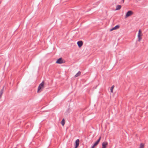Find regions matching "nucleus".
<instances>
[{
    "label": "nucleus",
    "instance_id": "obj_1",
    "mask_svg": "<svg viewBox=\"0 0 148 148\" xmlns=\"http://www.w3.org/2000/svg\"><path fill=\"white\" fill-rule=\"evenodd\" d=\"M143 36V34L142 33L141 30L140 29L138 34L137 37L138 39V41H140L142 39V37Z\"/></svg>",
    "mask_w": 148,
    "mask_h": 148
},
{
    "label": "nucleus",
    "instance_id": "obj_2",
    "mask_svg": "<svg viewBox=\"0 0 148 148\" xmlns=\"http://www.w3.org/2000/svg\"><path fill=\"white\" fill-rule=\"evenodd\" d=\"M65 61L64 59L61 58L58 59L56 61V63L58 64H64L65 63Z\"/></svg>",
    "mask_w": 148,
    "mask_h": 148
},
{
    "label": "nucleus",
    "instance_id": "obj_3",
    "mask_svg": "<svg viewBox=\"0 0 148 148\" xmlns=\"http://www.w3.org/2000/svg\"><path fill=\"white\" fill-rule=\"evenodd\" d=\"M134 14L133 12L131 10L128 11L126 14L125 18H126Z\"/></svg>",
    "mask_w": 148,
    "mask_h": 148
},
{
    "label": "nucleus",
    "instance_id": "obj_4",
    "mask_svg": "<svg viewBox=\"0 0 148 148\" xmlns=\"http://www.w3.org/2000/svg\"><path fill=\"white\" fill-rule=\"evenodd\" d=\"M44 82H42L39 86L38 89V92L40 90L44 88Z\"/></svg>",
    "mask_w": 148,
    "mask_h": 148
},
{
    "label": "nucleus",
    "instance_id": "obj_5",
    "mask_svg": "<svg viewBox=\"0 0 148 148\" xmlns=\"http://www.w3.org/2000/svg\"><path fill=\"white\" fill-rule=\"evenodd\" d=\"M108 144L107 142H103L102 144V148H106V146Z\"/></svg>",
    "mask_w": 148,
    "mask_h": 148
},
{
    "label": "nucleus",
    "instance_id": "obj_6",
    "mask_svg": "<svg viewBox=\"0 0 148 148\" xmlns=\"http://www.w3.org/2000/svg\"><path fill=\"white\" fill-rule=\"evenodd\" d=\"M79 139H77L75 141V148H77L79 144Z\"/></svg>",
    "mask_w": 148,
    "mask_h": 148
},
{
    "label": "nucleus",
    "instance_id": "obj_7",
    "mask_svg": "<svg viewBox=\"0 0 148 148\" xmlns=\"http://www.w3.org/2000/svg\"><path fill=\"white\" fill-rule=\"evenodd\" d=\"M119 27V25H117L110 29V31H111L112 30H116L118 29Z\"/></svg>",
    "mask_w": 148,
    "mask_h": 148
},
{
    "label": "nucleus",
    "instance_id": "obj_8",
    "mask_svg": "<svg viewBox=\"0 0 148 148\" xmlns=\"http://www.w3.org/2000/svg\"><path fill=\"white\" fill-rule=\"evenodd\" d=\"M77 44L79 47H81L83 45V43L82 41H79L77 42Z\"/></svg>",
    "mask_w": 148,
    "mask_h": 148
},
{
    "label": "nucleus",
    "instance_id": "obj_9",
    "mask_svg": "<svg viewBox=\"0 0 148 148\" xmlns=\"http://www.w3.org/2000/svg\"><path fill=\"white\" fill-rule=\"evenodd\" d=\"M81 73V72L79 71L75 75L74 77H78L79 75H80Z\"/></svg>",
    "mask_w": 148,
    "mask_h": 148
},
{
    "label": "nucleus",
    "instance_id": "obj_10",
    "mask_svg": "<svg viewBox=\"0 0 148 148\" xmlns=\"http://www.w3.org/2000/svg\"><path fill=\"white\" fill-rule=\"evenodd\" d=\"M121 5H118L116 7V9L115 10H119L121 8Z\"/></svg>",
    "mask_w": 148,
    "mask_h": 148
},
{
    "label": "nucleus",
    "instance_id": "obj_11",
    "mask_svg": "<svg viewBox=\"0 0 148 148\" xmlns=\"http://www.w3.org/2000/svg\"><path fill=\"white\" fill-rule=\"evenodd\" d=\"M3 88H4L3 87V89H2L1 90V91H0V98H1V97L2 95V94L3 93Z\"/></svg>",
    "mask_w": 148,
    "mask_h": 148
},
{
    "label": "nucleus",
    "instance_id": "obj_12",
    "mask_svg": "<svg viewBox=\"0 0 148 148\" xmlns=\"http://www.w3.org/2000/svg\"><path fill=\"white\" fill-rule=\"evenodd\" d=\"M65 121L64 119H63L61 122V124L62 126H64L65 124Z\"/></svg>",
    "mask_w": 148,
    "mask_h": 148
},
{
    "label": "nucleus",
    "instance_id": "obj_13",
    "mask_svg": "<svg viewBox=\"0 0 148 148\" xmlns=\"http://www.w3.org/2000/svg\"><path fill=\"white\" fill-rule=\"evenodd\" d=\"M144 145L143 143H141L140 145V148H144Z\"/></svg>",
    "mask_w": 148,
    "mask_h": 148
},
{
    "label": "nucleus",
    "instance_id": "obj_14",
    "mask_svg": "<svg viewBox=\"0 0 148 148\" xmlns=\"http://www.w3.org/2000/svg\"><path fill=\"white\" fill-rule=\"evenodd\" d=\"M114 85L112 86L110 88V91L111 92H113V89L114 88Z\"/></svg>",
    "mask_w": 148,
    "mask_h": 148
},
{
    "label": "nucleus",
    "instance_id": "obj_15",
    "mask_svg": "<svg viewBox=\"0 0 148 148\" xmlns=\"http://www.w3.org/2000/svg\"><path fill=\"white\" fill-rule=\"evenodd\" d=\"M101 137H100L96 141V142L98 144L99 143L100 140H101Z\"/></svg>",
    "mask_w": 148,
    "mask_h": 148
},
{
    "label": "nucleus",
    "instance_id": "obj_16",
    "mask_svg": "<svg viewBox=\"0 0 148 148\" xmlns=\"http://www.w3.org/2000/svg\"><path fill=\"white\" fill-rule=\"evenodd\" d=\"M98 144L96 142H95V143L94 144V145H95V146H96Z\"/></svg>",
    "mask_w": 148,
    "mask_h": 148
},
{
    "label": "nucleus",
    "instance_id": "obj_17",
    "mask_svg": "<svg viewBox=\"0 0 148 148\" xmlns=\"http://www.w3.org/2000/svg\"><path fill=\"white\" fill-rule=\"evenodd\" d=\"M95 146L93 145L91 147V148H94Z\"/></svg>",
    "mask_w": 148,
    "mask_h": 148
},
{
    "label": "nucleus",
    "instance_id": "obj_18",
    "mask_svg": "<svg viewBox=\"0 0 148 148\" xmlns=\"http://www.w3.org/2000/svg\"><path fill=\"white\" fill-rule=\"evenodd\" d=\"M122 1H123V3L124 2V0H122Z\"/></svg>",
    "mask_w": 148,
    "mask_h": 148
}]
</instances>
